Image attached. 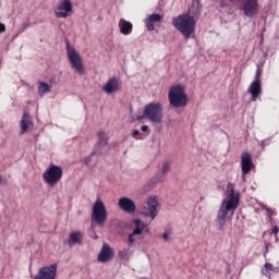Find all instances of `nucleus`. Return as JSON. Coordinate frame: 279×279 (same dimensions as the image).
<instances>
[{
	"label": "nucleus",
	"instance_id": "f257e3e1",
	"mask_svg": "<svg viewBox=\"0 0 279 279\" xmlns=\"http://www.w3.org/2000/svg\"><path fill=\"white\" fill-rule=\"evenodd\" d=\"M228 193L229 195L227 199L222 201L216 217L217 229L220 230V232H223V228H226L228 215H234V210L239 208L241 202V195L239 192H235L234 187L230 184L228 185Z\"/></svg>",
	"mask_w": 279,
	"mask_h": 279
},
{
	"label": "nucleus",
	"instance_id": "f03ea898",
	"mask_svg": "<svg viewBox=\"0 0 279 279\" xmlns=\"http://www.w3.org/2000/svg\"><path fill=\"white\" fill-rule=\"evenodd\" d=\"M172 25L180 32V34H182L185 40H189V38H193L195 35V26L197 25V22L195 21V16L185 13L173 17Z\"/></svg>",
	"mask_w": 279,
	"mask_h": 279
},
{
	"label": "nucleus",
	"instance_id": "7ed1b4c3",
	"mask_svg": "<svg viewBox=\"0 0 279 279\" xmlns=\"http://www.w3.org/2000/svg\"><path fill=\"white\" fill-rule=\"evenodd\" d=\"M168 101L172 108H186L189 96L182 85L171 86L168 93Z\"/></svg>",
	"mask_w": 279,
	"mask_h": 279
},
{
	"label": "nucleus",
	"instance_id": "20e7f679",
	"mask_svg": "<svg viewBox=\"0 0 279 279\" xmlns=\"http://www.w3.org/2000/svg\"><path fill=\"white\" fill-rule=\"evenodd\" d=\"M165 114L162 113V105L160 102H150L145 106L143 119H147L150 123H162Z\"/></svg>",
	"mask_w": 279,
	"mask_h": 279
},
{
	"label": "nucleus",
	"instance_id": "39448f33",
	"mask_svg": "<svg viewBox=\"0 0 279 279\" xmlns=\"http://www.w3.org/2000/svg\"><path fill=\"white\" fill-rule=\"evenodd\" d=\"M64 175L62 167L57 165H50L43 173V180L48 186H56Z\"/></svg>",
	"mask_w": 279,
	"mask_h": 279
},
{
	"label": "nucleus",
	"instance_id": "423d86ee",
	"mask_svg": "<svg viewBox=\"0 0 279 279\" xmlns=\"http://www.w3.org/2000/svg\"><path fill=\"white\" fill-rule=\"evenodd\" d=\"M92 221L97 226H104L108 221V209L104 201L97 199L92 207Z\"/></svg>",
	"mask_w": 279,
	"mask_h": 279
},
{
	"label": "nucleus",
	"instance_id": "0eeeda50",
	"mask_svg": "<svg viewBox=\"0 0 279 279\" xmlns=\"http://www.w3.org/2000/svg\"><path fill=\"white\" fill-rule=\"evenodd\" d=\"M66 53L72 69H75L80 75H84V64L82 63L80 52L76 51L75 48L68 45Z\"/></svg>",
	"mask_w": 279,
	"mask_h": 279
},
{
	"label": "nucleus",
	"instance_id": "6e6552de",
	"mask_svg": "<svg viewBox=\"0 0 279 279\" xmlns=\"http://www.w3.org/2000/svg\"><path fill=\"white\" fill-rule=\"evenodd\" d=\"M108 141H110V137L106 134V132L99 131L97 133L96 148L89 155V157L86 158V165H89L90 159L93 158V156H101V154H104V148L107 147Z\"/></svg>",
	"mask_w": 279,
	"mask_h": 279
},
{
	"label": "nucleus",
	"instance_id": "1a4fd4ad",
	"mask_svg": "<svg viewBox=\"0 0 279 279\" xmlns=\"http://www.w3.org/2000/svg\"><path fill=\"white\" fill-rule=\"evenodd\" d=\"M73 14V3L71 0H62L54 9V16L57 19H69Z\"/></svg>",
	"mask_w": 279,
	"mask_h": 279
},
{
	"label": "nucleus",
	"instance_id": "9d476101",
	"mask_svg": "<svg viewBox=\"0 0 279 279\" xmlns=\"http://www.w3.org/2000/svg\"><path fill=\"white\" fill-rule=\"evenodd\" d=\"M56 276H58V265L52 264L40 268L35 279H56Z\"/></svg>",
	"mask_w": 279,
	"mask_h": 279
},
{
	"label": "nucleus",
	"instance_id": "9b49d317",
	"mask_svg": "<svg viewBox=\"0 0 279 279\" xmlns=\"http://www.w3.org/2000/svg\"><path fill=\"white\" fill-rule=\"evenodd\" d=\"M118 206L124 213L132 215V213L136 211V204L129 197H121L118 202Z\"/></svg>",
	"mask_w": 279,
	"mask_h": 279
},
{
	"label": "nucleus",
	"instance_id": "f8f14e48",
	"mask_svg": "<svg viewBox=\"0 0 279 279\" xmlns=\"http://www.w3.org/2000/svg\"><path fill=\"white\" fill-rule=\"evenodd\" d=\"M102 90L107 93V95H112V93H119V90H121V82H119V78L117 77H111L104 85Z\"/></svg>",
	"mask_w": 279,
	"mask_h": 279
},
{
	"label": "nucleus",
	"instance_id": "ddd939ff",
	"mask_svg": "<svg viewBox=\"0 0 279 279\" xmlns=\"http://www.w3.org/2000/svg\"><path fill=\"white\" fill-rule=\"evenodd\" d=\"M133 223L135 226L133 232L131 234H129V243H135L136 240L134 239V236H141V234H143V232H145V223H143V221L138 220V219H134Z\"/></svg>",
	"mask_w": 279,
	"mask_h": 279
},
{
	"label": "nucleus",
	"instance_id": "4468645a",
	"mask_svg": "<svg viewBox=\"0 0 279 279\" xmlns=\"http://www.w3.org/2000/svg\"><path fill=\"white\" fill-rule=\"evenodd\" d=\"M112 256H114V251L108 244H104L99 254H98V263H108V260H112Z\"/></svg>",
	"mask_w": 279,
	"mask_h": 279
},
{
	"label": "nucleus",
	"instance_id": "2eb2a0df",
	"mask_svg": "<svg viewBox=\"0 0 279 279\" xmlns=\"http://www.w3.org/2000/svg\"><path fill=\"white\" fill-rule=\"evenodd\" d=\"M247 93L252 95V101H256V99H258V97H260V94L263 93L260 82L253 81L248 87Z\"/></svg>",
	"mask_w": 279,
	"mask_h": 279
},
{
	"label": "nucleus",
	"instance_id": "dca6fc26",
	"mask_svg": "<svg viewBox=\"0 0 279 279\" xmlns=\"http://www.w3.org/2000/svg\"><path fill=\"white\" fill-rule=\"evenodd\" d=\"M252 155L250 153H244L242 155V161H241V167H242V173L243 175H247L252 171Z\"/></svg>",
	"mask_w": 279,
	"mask_h": 279
},
{
	"label": "nucleus",
	"instance_id": "f3484780",
	"mask_svg": "<svg viewBox=\"0 0 279 279\" xmlns=\"http://www.w3.org/2000/svg\"><path fill=\"white\" fill-rule=\"evenodd\" d=\"M119 29H120V34H123V36H130V34H132L134 29V24H132V22L128 20L120 19Z\"/></svg>",
	"mask_w": 279,
	"mask_h": 279
},
{
	"label": "nucleus",
	"instance_id": "a211bd4d",
	"mask_svg": "<svg viewBox=\"0 0 279 279\" xmlns=\"http://www.w3.org/2000/svg\"><path fill=\"white\" fill-rule=\"evenodd\" d=\"M20 125L21 134H25V132L29 131V128H34V122H32V116H29V113L27 112H24Z\"/></svg>",
	"mask_w": 279,
	"mask_h": 279
},
{
	"label": "nucleus",
	"instance_id": "6ab92c4d",
	"mask_svg": "<svg viewBox=\"0 0 279 279\" xmlns=\"http://www.w3.org/2000/svg\"><path fill=\"white\" fill-rule=\"evenodd\" d=\"M148 204V213L151 219H156L158 215V198L156 196L149 197L147 201Z\"/></svg>",
	"mask_w": 279,
	"mask_h": 279
},
{
	"label": "nucleus",
	"instance_id": "aec40b11",
	"mask_svg": "<svg viewBox=\"0 0 279 279\" xmlns=\"http://www.w3.org/2000/svg\"><path fill=\"white\" fill-rule=\"evenodd\" d=\"M84 241V232L82 231H73L70 233L69 245H82Z\"/></svg>",
	"mask_w": 279,
	"mask_h": 279
},
{
	"label": "nucleus",
	"instance_id": "412c9836",
	"mask_svg": "<svg viewBox=\"0 0 279 279\" xmlns=\"http://www.w3.org/2000/svg\"><path fill=\"white\" fill-rule=\"evenodd\" d=\"M162 21V15L158 13H153L146 19V27L148 32H154L156 27L154 26V23H160Z\"/></svg>",
	"mask_w": 279,
	"mask_h": 279
},
{
	"label": "nucleus",
	"instance_id": "4be33fe9",
	"mask_svg": "<svg viewBox=\"0 0 279 279\" xmlns=\"http://www.w3.org/2000/svg\"><path fill=\"white\" fill-rule=\"evenodd\" d=\"M38 93L39 95H46V93H51V86L47 83L40 82Z\"/></svg>",
	"mask_w": 279,
	"mask_h": 279
},
{
	"label": "nucleus",
	"instance_id": "5701e85b",
	"mask_svg": "<svg viewBox=\"0 0 279 279\" xmlns=\"http://www.w3.org/2000/svg\"><path fill=\"white\" fill-rule=\"evenodd\" d=\"M118 256L119 258H121V260H130V246L129 248H123L122 251H119Z\"/></svg>",
	"mask_w": 279,
	"mask_h": 279
},
{
	"label": "nucleus",
	"instance_id": "b1692460",
	"mask_svg": "<svg viewBox=\"0 0 279 279\" xmlns=\"http://www.w3.org/2000/svg\"><path fill=\"white\" fill-rule=\"evenodd\" d=\"M170 167L171 166L169 165V161L163 162L162 170H161L162 175H166V173H169Z\"/></svg>",
	"mask_w": 279,
	"mask_h": 279
},
{
	"label": "nucleus",
	"instance_id": "393cba45",
	"mask_svg": "<svg viewBox=\"0 0 279 279\" xmlns=\"http://www.w3.org/2000/svg\"><path fill=\"white\" fill-rule=\"evenodd\" d=\"M262 75H263V70H260V68H257L255 78L253 82H260Z\"/></svg>",
	"mask_w": 279,
	"mask_h": 279
},
{
	"label": "nucleus",
	"instance_id": "a878e982",
	"mask_svg": "<svg viewBox=\"0 0 279 279\" xmlns=\"http://www.w3.org/2000/svg\"><path fill=\"white\" fill-rule=\"evenodd\" d=\"M133 138H135V141H141L143 140V137L141 136V132L138 130H134L132 133Z\"/></svg>",
	"mask_w": 279,
	"mask_h": 279
},
{
	"label": "nucleus",
	"instance_id": "bb28decb",
	"mask_svg": "<svg viewBox=\"0 0 279 279\" xmlns=\"http://www.w3.org/2000/svg\"><path fill=\"white\" fill-rule=\"evenodd\" d=\"M169 234H171V232H169V231H165V233L162 234V239H163V241H170V239H169Z\"/></svg>",
	"mask_w": 279,
	"mask_h": 279
},
{
	"label": "nucleus",
	"instance_id": "cd10ccee",
	"mask_svg": "<svg viewBox=\"0 0 279 279\" xmlns=\"http://www.w3.org/2000/svg\"><path fill=\"white\" fill-rule=\"evenodd\" d=\"M279 232V228L278 226H275L272 229H271V234H275V236L278 234Z\"/></svg>",
	"mask_w": 279,
	"mask_h": 279
},
{
	"label": "nucleus",
	"instance_id": "c85d7f7f",
	"mask_svg": "<svg viewBox=\"0 0 279 279\" xmlns=\"http://www.w3.org/2000/svg\"><path fill=\"white\" fill-rule=\"evenodd\" d=\"M27 27H29V23H24L23 26L20 28V32H24L25 29H27Z\"/></svg>",
	"mask_w": 279,
	"mask_h": 279
},
{
	"label": "nucleus",
	"instance_id": "c756f323",
	"mask_svg": "<svg viewBox=\"0 0 279 279\" xmlns=\"http://www.w3.org/2000/svg\"><path fill=\"white\" fill-rule=\"evenodd\" d=\"M5 32V24L0 23V34H3Z\"/></svg>",
	"mask_w": 279,
	"mask_h": 279
},
{
	"label": "nucleus",
	"instance_id": "7c9ffc66",
	"mask_svg": "<svg viewBox=\"0 0 279 279\" xmlns=\"http://www.w3.org/2000/svg\"><path fill=\"white\" fill-rule=\"evenodd\" d=\"M267 254H269V246H265V253H264V258H267Z\"/></svg>",
	"mask_w": 279,
	"mask_h": 279
},
{
	"label": "nucleus",
	"instance_id": "2f4dec72",
	"mask_svg": "<svg viewBox=\"0 0 279 279\" xmlns=\"http://www.w3.org/2000/svg\"><path fill=\"white\" fill-rule=\"evenodd\" d=\"M141 130H142V132H147L149 130V126L144 124L141 126Z\"/></svg>",
	"mask_w": 279,
	"mask_h": 279
},
{
	"label": "nucleus",
	"instance_id": "473e14b6",
	"mask_svg": "<svg viewBox=\"0 0 279 279\" xmlns=\"http://www.w3.org/2000/svg\"><path fill=\"white\" fill-rule=\"evenodd\" d=\"M220 5H221V8H228V3L225 1H220Z\"/></svg>",
	"mask_w": 279,
	"mask_h": 279
},
{
	"label": "nucleus",
	"instance_id": "72a5a7b5",
	"mask_svg": "<svg viewBox=\"0 0 279 279\" xmlns=\"http://www.w3.org/2000/svg\"><path fill=\"white\" fill-rule=\"evenodd\" d=\"M265 143H266L265 141H262V142H260V147H262V148H265V145H266Z\"/></svg>",
	"mask_w": 279,
	"mask_h": 279
},
{
	"label": "nucleus",
	"instance_id": "f704fd0d",
	"mask_svg": "<svg viewBox=\"0 0 279 279\" xmlns=\"http://www.w3.org/2000/svg\"><path fill=\"white\" fill-rule=\"evenodd\" d=\"M194 1H196L197 3H199V0H194Z\"/></svg>",
	"mask_w": 279,
	"mask_h": 279
}]
</instances>
